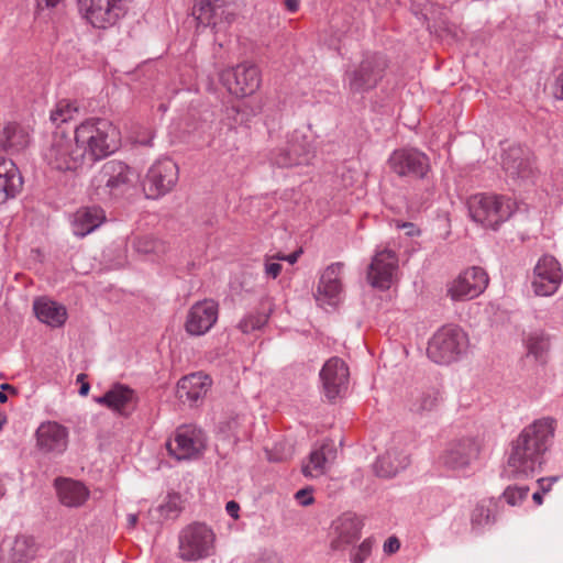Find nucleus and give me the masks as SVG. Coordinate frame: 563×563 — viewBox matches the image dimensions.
Listing matches in <instances>:
<instances>
[{
  "label": "nucleus",
  "mask_w": 563,
  "mask_h": 563,
  "mask_svg": "<svg viewBox=\"0 0 563 563\" xmlns=\"http://www.w3.org/2000/svg\"><path fill=\"white\" fill-rule=\"evenodd\" d=\"M556 421L545 417L523 428L512 441L507 460V472L516 478L532 476L543 463V456L550 449Z\"/></svg>",
  "instance_id": "nucleus-1"
},
{
  "label": "nucleus",
  "mask_w": 563,
  "mask_h": 563,
  "mask_svg": "<svg viewBox=\"0 0 563 563\" xmlns=\"http://www.w3.org/2000/svg\"><path fill=\"white\" fill-rule=\"evenodd\" d=\"M75 136L84 152V159L98 161L114 153L121 144L119 129L106 119H90L75 129Z\"/></svg>",
  "instance_id": "nucleus-2"
},
{
  "label": "nucleus",
  "mask_w": 563,
  "mask_h": 563,
  "mask_svg": "<svg viewBox=\"0 0 563 563\" xmlns=\"http://www.w3.org/2000/svg\"><path fill=\"white\" fill-rule=\"evenodd\" d=\"M467 207L473 221L486 229L497 230L512 216L516 202L504 195L484 192L471 196Z\"/></svg>",
  "instance_id": "nucleus-3"
},
{
  "label": "nucleus",
  "mask_w": 563,
  "mask_h": 563,
  "mask_svg": "<svg viewBox=\"0 0 563 563\" xmlns=\"http://www.w3.org/2000/svg\"><path fill=\"white\" fill-rule=\"evenodd\" d=\"M84 150L79 147L76 136L55 132L42 151L45 164L53 170L76 172L85 164Z\"/></svg>",
  "instance_id": "nucleus-4"
},
{
  "label": "nucleus",
  "mask_w": 563,
  "mask_h": 563,
  "mask_svg": "<svg viewBox=\"0 0 563 563\" xmlns=\"http://www.w3.org/2000/svg\"><path fill=\"white\" fill-rule=\"evenodd\" d=\"M135 181L133 169L117 159L106 162L91 179V191L104 200L126 192Z\"/></svg>",
  "instance_id": "nucleus-5"
},
{
  "label": "nucleus",
  "mask_w": 563,
  "mask_h": 563,
  "mask_svg": "<svg viewBox=\"0 0 563 563\" xmlns=\"http://www.w3.org/2000/svg\"><path fill=\"white\" fill-rule=\"evenodd\" d=\"M387 60L378 53H367L350 67L345 74V84L353 95H363L374 89L383 79Z\"/></svg>",
  "instance_id": "nucleus-6"
},
{
  "label": "nucleus",
  "mask_w": 563,
  "mask_h": 563,
  "mask_svg": "<svg viewBox=\"0 0 563 563\" xmlns=\"http://www.w3.org/2000/svg\"><path fill=\"white\" fill-rule=\"evenodd\" d=\"M468 346L467 334L457 327H443L429 340L427 354L437 364L456 361Z\"/></svg>",
  "instance_id": "nucleus-7"
},
{
  "label": "nucleus",
  "mask_w": 563,
  "mask_h": 563,
  "mask_svg": "<svg viewBox=\"0 0 563 563\" xmlns=\"http://www.w3.org/2000/svg\"><path fill=\"white\" fill-rule=\"evenodd\" d=\"M216 536L203 523L184 528L178 538V554L185 561H198L210 556L214 550Z\"/></svg>",
  "instance_id": "nucleus-8"
},
{
  "label": "nucleus",
  "mask_w": 563,
  "mask_h": 563,
  "mask_svg": "<svg viewBox=\"0 0 563 563\" xmlns=\"http://www.w3.org/2000/svg\"><path fill=\"white\" fill-rule=\"evenodd\" d=\"M231 2L232 0H197L192 9L197 26H209L214 34L225 32L236 18L230 8Z\"/></svg>",
  "instance_id": "nucleus-9"
},
{
  "label": "nucleus",
  "mask_w": 563,
  "mask_h": 563,
  "mask_svg": "<svg viewBox=\"0 0 563 563\" xmlns=\"http://www.w3.org/2000/svg\"><path fill=\"white\" fill-rule=\"evenodd\" d=\"M78 10L95 27L104 29L117 23L128 10L131 0H77Z\"/></svg>",
  "instance_id": "nucleus-10"
},
{
  "label": "nucleus",
  "mask_w": 563,
  "mask_h": 563,
  "mask_svg": "<svg viewBox=\"0 0 563 563\" xmlns=\"http://www.w3.org/2000/svg\"><path fill=\"white\" fill-rule=\"evenodd\" d=\"M387 165L399 177L423 179L431 172L429 156L412 147L395 150L389 155Z\"/></svg>",
  "instance_id": "nucleus-11"
},
{
  "label": "nucleus",
  "mask_w": 563,
  "mask_h": 563,
  "mask_svg": "<svg viewBox=\"0 0 563 563\" xmlns=\"http://www.w3.org/2000/svg\"><path fill=\"white\" fill-rule=\"evenodd\" d=\"M221 81L231 95L244 98L253 95L260 88L261 71L256 65L244 62L235 67L224 69L221 74Z\"/></svg>",
  "instance_id": "nucleus-12"
},
{
  "label": "nucleus",
  "mask_w": 563,
  "mask_h": 563,
  "mask_svg": "<svg viewBox=\"0 0 563 563\" xmlns=\"http://www.w3.org/2000/svg\"><path fill=\"white\" fill-rule=\"evenodd\" d=\"M168 454L177 461L199 456L206 446L203 432L194 426L179 427L165 444Z\"/></svg>",
  "instance_id": "nucleus-13"
},
{
  "label": "nucleus",
  "mask_w": 563,
  "mask_h": 563,
  "mask_svg": "<svg viewBox=\"0 0 563 563\" xmlns=\"http://www.w3.org/2000/svg\"><path fill=\"white\" fill-rule=\"evenodd\" d=\"M177 180V164L169 158L159 159L150 167L143 189L147 198L156 199L169 192Z\"/></svg>",
  "instance_id": "nucleus-14"
},
{
  "label": "nucleus",
  "mask_w": 563,
  "mask_h": 563,
  "mask_svg": "<svg viewBox=\"0 0 563 563\" xmlns=\"http://www.w3.org/2000/svg\"><path fill=\"white\" fill-rule=\"evenodd\" d=\"M501 166L506 176L517 185L525 184L536 176L532 153L519 145L510 146L505 151Z\"/></svg>",
  "instance_id": "nucleus-15"
},
{
  "label": "nucleus",
  "mask_w": 563,
  "mask_h": 563,
  "mask_svg": "<svg viewBox=\"0 0 563 563\" xmlns=\"http://www.w3.org/2000/svg\"><path fill=\"white\" fill-rule=\"evenodd\" d=\"M563 280V271L558 260L552 255H543L537 262L531 286L538 296L554 295Z\"/></svg>",
  "instance_id": "nucleus-16"
},
{
  "label": "nucleus",
  "mask_w": 563,
  "mask_h": 563,
  "mask_svg": "<svg viewBox=\"0 0 563 563\" xmlns=\"http://www.w3.org/2000/svg\"><path fill=\"white\" fill-rule=\"evenodd\" d=\"M219 318V305L213 299L195 302L187 311L184 329L188 335L201 336L208 333Z\"/></svg>",
  "instance_id": "nucleus-17"
},
{
  "label": "nucleus",
  "mask_w": 563,
  "mask_h": 563,
  "mask_svg": "<svg viewBox=\"0 0 563 563\" xmlns=\"http://www.w3.org/2000/svg\"><path fill=\"white\" fill-rule=\"evenodd\" d=\"M398 269V256L388 249L377 251L368 265L366 278L368 284L377 289L386 290L391 287Z\"/></svg>",
  "instance_id": "nucleus-18"
},
{
  "label": "nucleus",
  "mask_w": 563,
  "mask_h": 563,
  "mask_svg": "<svg viewBox=\"0 0 563 563\" xmlns=\"http://www.w3.org/2000/svg\"><path fill=\"white\" fill-rule=\"evenodd\" d=\"M488 276L481 267H471L462 272L448 287L452 300H470L484 291Z\"/></svg>",
  "instance_id": "nucleus-19"
},
{
  "label": "nucleus",
  "mask_w": 563,
  "mask_h": 563,
  "mask_svg": "<svg viewBox=\"0 0 563 563\" xmlns=\"http://www.w3.org/2000/svg\"><path fill=\"white\" fill-rule=\"evenodd\" d=\"M362 527V521L353 514L346 512L336 518L330 527V550L345 551L361 538Z\"/></svg>",
  "instance_id": "nucleus-20"
},
{
  "label": "nucleus",
  "mask_w": 563,
  "mask_h": 563,
  "mask_svg": "<svg viewBox=\"0 0 563 563\" xmlns=\"http://www.w3.org/2000/svg\"><path fill=\"white\" fill-rule=\"evenodd\" d=\"M68 430L56 421L42 422L35 432L36 448L48 455L63 454L68 446Z\"/></svg>",
  "instance_id": "nucleus-21"
},
{
  "label": "nucleus",
  "mask_w": 563,
  "mask_h": 563,
  "mask_svg": "<svg viewBox=\"0 0 563 563\" xmlns=\"http://www.w3.org/2000/svg\"><path fill=\"white\" fill-rule=\"evenodd\" d=\"M349 376L346 364L339 357H332L323 365L320 377L325 396L330 400L341 396L347 389Z\"/></svg>",
  "instance_id": "nucleus-22"
},
{
  "label": "nucleus",
  "mask_w": 563,
  "mask_h": 563,
  "mask_svg": "<svg viewBox=\"0 0 563 563\" xmlns=\"http://www.w3.org/2000/svg\"><path fill=\"white\" fill-rule=\"evenodd\" d=\"M479 450V444L473 439L459 440L449 445L441 461L451 470H463L478 457Z\"/></svg>",
  "instance_id": "nucleus-23"
},
{
  "label": "nucleus",
  "mask_w": 563,
  "mask_h": 563,
  "mask_svg": "<svg viewBox=\"0 0 563 563\" xmlns=\"http://www.w3.org/2000/svg\"><path fill=\"white\" fill-rule=\"evenodd\" d=\"M32 142L31 131L26 125L7 121L0 123V151L14 155L25 151Z\"/></svg>",
  "instance_id": "nucleus-24"
},
{
  "label": "nucleus",
  "mask_w": 563,
  "mask_h": 563,
  "mask_svg": "<svg viewBox=\"0 0 563 563\" xmlns=\"http://www.w3.org/2000/svg\"><path fill=\"white\" fill-rule=\"evenodd\" d=\"M54 487L58 501L68 508H79L88 500L90 492L79 481L66 477L55 479Z\"/></svg>",
  "instance_id": "nucleus-25"
},
{
  "label": "nucleus",
  "mask_w": 563,
  "mask_h": 563,
  "mask_svg": "<svg viewBox=\"0 0 563 563\" xmlns=\"http://www.w3.org/2000/svg\"><path fill=\"white\" fill-rule=\"evenodd\" d=\"M344 264L341 262L329 265L320 276L316 299L332 303L342 291L341 275Z\"/></svg>",
  "instance_id": "nucleus-26"
},
{
  "label": "nucleus",
  "mask_w": 563,
  "mask_h": 563,
  "mask_svg": "<svg viewBox=\"0 0 563 563\" xmlns=\"http://www.w3.org/2000/svg\"><path fill=\"white\" fill-rule=\"evenodd\" d=\"M210 386L211 379L208 375L192 373L178 382L177 397L183 402L194 404L207 394Z\"/></svg>",
  "instance_id": "nucleus-27"
},
{
  "label": "nucleus",
  "mask_w": 563,
  "mask_h": 563,
  "mask_svg": "<svg viewBox=\"0 0 563 563\" xmlns=\"http://www.w3.org/2000/svg\"><path fill=\"white\" fill-rule=\"evenodd\" d=\"M22 185L23 179L14 162L0 157V205L14 198Z\"/></svg>",
  "instance_id": "nucleus-28"
},
{
  "label": "nucleus",
  "mask_w": 563,
  "mask_h": 563,
  "mask_svg": "<svg viewBox=\"0 0 563 563\" xmlns=\"http://www.w3.org/2000/svg\"><path fill=\"white\" fill-rule=\"evenodd\" d=\"M104 220L106 213L101 208H81L73 216L71 229L75 235L84 238L100 227Z\"/></svg>",
  "instance_id": "nucleus-29"
},
{
  "label": "nucleus",
  "mask_w": 563,
  "mask_h": 563,
  "mask_svg": "<svg viewBox=\"0 0 563 563\" xmlns=\"http://www.w3.org/2000/svg\"><path fill=\"white\" fill-rule=\"evenodd\" d=\"M271 162L278 167H291L308 164L309 151L301 142H291L285 147H279L271 153Z\"/></svg>",
  "instance_id": "nucleus-30"
},
{
  "label": "nucleus",
  "mask_w": 563,
  "mask_h": 563,
  "mask_svg": "<svg viewBox=\"0 0 563 563\" xmlns=\"http://www.w3.org/2000/svg\"><path fill=\"white\" fill-rule=\"evenodd\" d=\"M33 310L41 322L52 328L62 327L67 319L66 308L46 297L36 299L33 303Z\"/></svg>",
  "instance_id": "nucleus-31"
},
{
  "label": "nucleus",
  "mask_w": 563,
  "mask_h": 563,
  "mask_svg": "<svg viewBox=\"0 0 563 563\" xmlns=\"http://www.w3.org/2000/svg\"><path fill=\"white\" fill-rule=\"evenodd\" d=\"M96 400L120 415H126L134 402V391L128 386L118 384Z\"/></svg>",
  "instance_id": "nucleus-32"
},
{
  "label": "nucleus",
  "mask_w": 563,
  "mask_h": 563,
  "mask_svg": "<svg viewBox=\"0 0 563 563\" xmlns=\"http://www.w3.org/2000/svg\"><path fill=\"white\" fill-rule=\"evenodd\" d=\"M335 453L332 443H322L320 448L311 451L308 462L302 465V474L306 477H320L325 473L327 463L335 459Z\"/></svg>",
  "instance_id": "nucleus-33"
},
{
  "label": "nucleus",
  "mask_w": 563,
  "mask_h": 563,
  "mask_svg": "<svg viewBox=\"0 0 563 563\" xmlns=\"http://www.w3.org/2000/svg\"><path fill=\"white\" fill-rule=\"evenodd\" d=\"M443 402V393L440 388L431 386L412 395L410 410L418 415L435 411Z\"/></svg>",
  "instance_id": "nucleus-34"
},
{
  "label": "nucleus",
  "mask_w": 563,
  "mask_h": 563,
  "mask_svg": "<svg viewBox=\"0 0 563 563\" xmlns=\"http://www.w3.org/2000/svg\"><path fill=\"white\" fill-rule=\"evenodd\" d=\"M523 345L528 356H532L539 363H547L551 349L549 334L541 330L528 332L523 338Z\"/></svg>",
  "instance_id": "nucleus-35"
},
{
  "label": "nucleus",
  "mask_w": 563,
  "mask_h": 563,
  "mask_svg": "<svg viewBox=\"0 0 563 563\" xmlns=\"http://www.w3.org/2000/svg\"><path fill=\"white\" fill-rule=\"evenodd\" d=\"M409 464V457L396 451H388L377 459L374 464V471L377 476L389 478L395 476L399 471L406 468Z\"/></svg>",
  "instance_id": "nucleus-36"
},
{
  "label": "nucleus",
  "mask_w": 563,
  "mask_h": 563,
  "mask_svg": "<svg viewBox=\"0 0 563 563\" xmlns=\"http://www.w3.org/2000/svg\"><path fill=\"white\" fill-rule=\"evenodd\" d=\"M37 553V545L32 537L19 536L13 541L9 558L13 563H27L32 561Z\"/></svg>",
  "instance_id": "nucleus-37"
},
{
  "label": "nucleus",
  "mask_w": 563,
  "mask_h": 563,
  "mask_svg": "<svg viewBox=\"0 0 563 563\" xmlns=\"http://www.w3.org/2000/svg\"><path fill=\"white\" fill-rule=\"evenodd\" d=\"M496 505L492 499L482 500L472 511L471 522L475 527H484L495 521Z\"/></svg>",
  "instance_id": "nucleus-38"
},
{
  "label": "nucleus",
  "mask_w": 563,
  "mask_h": 563,
  "mask_svg": "<svg viewBox=\"0 0 563 563\" xmlns=\"http://www.w3.org/2000/svg\"><path fill=\"white\" fill-rule=\"evenodd\" d=\"M79 108L76 101L69 99L59 100L51 112V120L54 123H65L76 118Z\"/></svg>",
  "instance_id": "nucleus-39"
},
{
  "label": "nucleus",
  "mask_w": 563,
  "mask_h": 563,
  "mask_svg": "<svg viewBox=\"0 0 563 563\" xmlns=\"http://www.w3.org/2000/svg\"><path fill=\"white\" fill-rule=\"evenodd\" d=\"M132 246L140 254H161L166 251L165 243L153 236H137Z\"/></svg>",
  "instance_id": "nucleus-40"
},
{
  "label": "nucleus",
  "mask_w": 563,
  "mask_h": 563,
  "mask_svg": "<svg viewBox=\"0 0 563 563\" xmlns=\"http://www.w3.org/2000/svg\"><path fill=\"white\" fill-rule=\"evenodd\" d=\"M268 320V316L263 312H252L246 314L238 324V328L245 334L260 330Z\"/></svg>",
  "instance_id": "nucleus-41"
},
{
  "label": "nucleus",
  "mask_w": 563,
  "mask_h": 563,
  "mask_svg": "<svg viewBox=\"0 0 563 563\" xmlns=\"http://www.w3.org/2000/svg\"><path fill=\"white\" fill-rule=\"evenodd\" d=\"M373 549V540L367 538L358 547L350 552V561L352 563H364L371 555Z\"/></svg>",
  "instance_id": "nucleus-42"
},
{
  "label": "nucleus",
  "mask_w": 563,
  "mask_h": 563,
  "mask_svg": "<svg viewBox=\"0 0 563 563\" xmlns=\"http://www.w3.org/2000/svg\"><path fill=\"white\" fill-rule=\"evenodd\" d=\"M528 487L509 486L505 489L503 496L510 506L520 505L528 496Z\"/></svg>",
  "instance_id": "nucleus-43"
},
{
  "label": "nucleus",
  "mask_w": 563,
  "mask_h": 563,
  "mask_svg": "<svg viewBox=\"0 0 563 563\" xmlns=\"http://www.w3.org/2000/svg\"><path fill=\"white\" fill-rule=\"evenodd\" d=\"M278 261L279 260L276 258V254L267 255L265 257L264 269L268 277L276 278L280 274L283 266Z\"/></svg>",
  "instance_id": "nucleus-44"
},
{
  "label": "nucleus",
  "mask_w": 563,
  "mask_h": 563,
  "mask_svg": "<svg viewBox=\"0 0 563 563\" xmlns=\"http://www.w3.org/2000/svg\"><path fill=\"white\" fill-rule=\"evenodd\" d=\"M295 498L302 506H309L313 503L312 490L309 488L298 490Z\"/></svg>",
  "instance_id": "nucleus-45"
},
{
  "label": "nucleus",
  "mask_w": 563,
  "mask_h": 563,
  "mask_svg": "<svg viewBox=\"0 0 563 563\" xmlns=\"http://www.w3.org/2000/svg\"><path fill=\"white\" fill-rule=\"evenodd\" d=\"M399 548L400 542L396 537L388 538L384 543V551L389 554L397 552Z\"/></svg>",
  "instance_id": "nucleus-46"
},
{
  "label": "nucleus",
  "mask_w": 563,
  "mask_h": 563,
  "mask_svg": "<svg viewBox=\"0 0 563 563\" xmlns=\"http://www.w3.org/2000/svg\"><path fill=\"white\" fill-rule=\"evenodd\" d=\"M301 253H302L301 249L295 251L294 253H291L289 255H284L282 253H277L276 254V258L280 260V261H286V262H288L289 264L292 265V264H295L298 261V258L301 255Z\"/></svg>",
  "instance_id": "nucleus-47"
},
{
  "label": "nucleus",
  "mask_w": 563,
  "mask_h": 563,
  "mask_svg": "<svg viewBox=\"0 0 563 563\" xmlns=\"http://www.w3.org/2000/svg\"><path fill=\"white\" fill-rule=\"evenodd\" d=\"M255 563H282V560L276 553L271 552L261 555Z\"/></svg>",
  "instance_id": "nucleus-48"
},
{
  "label": "nucleus",
  "mask_w": 563,
  "mask_h": 563,
  "mask_svg": "<svg viewBox=\"0 0 563 563\" xmlns=\"http://www.w3.org/2000/svg\"><path fill=\"white\" fill-rule=\"evenodd\" d=\"M86 379H87L86 374L81 373L77 376V382L81 384L80 389H79V394L81 396H87L90 390V385Z\"/></svg>",
  "instance_id": "nucleus-49"
},
{
  "label": "nucleus",
  "mask_w": 563,
  "mask_h": 563,
  "mask_svg": "<svg viewBox=\"0 0 563 563\" xmlns=\"http://www.w3.org/2000/svg\"><path fill=\"white\" fill-rule=\"evenodd\" d=\"M227 512L234 519L239 518L240 506L236 501L231 500L225 506Z\"/></svg>",
  "instance_id": "nucleus-50"
},
{
  "label": "nucleus",
  "mask_w": 563,
  "mask_h": 563,
  "mask_svg": "<svg viewBox=\"0 0 563 563\" xmlns=\"http://www.w3.org/2000/svg\"><path fill=\"white\" fill-rule=\"evenodd\" d=\"M554 95L556 98L563 99V71L558 76L555 80Z\"/></svg>",
  "instance_id": "nucleus-51"
},
{
  "label": "nucleus",
  "mask_w": 563,
  "mask_h": 563,
  "mask_svg": "<svg viewBox=\"0 0 563 563\" xmlns=\"http://www.w3.org/2000/svg\"><path fill=\"white\" fill-rule=\"evenodd\" d=\"M556 477L541 478L539 485L543 492H549Z\"/></svg>",
  "instance_id": "nucleus-52"
},
{
  "label": "nucleus",
  "mask_w": 563,
  "mask_h": 563,
  "mask_svg": "<svg viewBox=\"0 0 563 563\" xmlns=\"http://www.w3.org/2000/svg\"><path fill=\"white\" fill-rule=\"evenodd\" d=\"M299 4L300 0H285L286 9L291 13H295L299 10Z\"/></svg>",
  "instance_id": "nucleus-53"
},
{
  "label": "nucleus",
  "mask_w": 563,
  "mask_h": 563,
  "mask_svg": "<svg viewBox=\"0 0 563 563\" xmlns=\"http://www.w3.org/2000/svg\"><path fill=\"white\" fill-rule=\"evenodd\" d=\"M65 0H42L44 2L45 7L48 9L58 8L59 5L64 4Z\"/></svg>",
  "instance_id": "nucleus-54"
},
{
  "label": "nucleus",
  "mask_w": 563,
  "mask_h": 563,
  "mask_svg": "<svg viewBox=\"0 0 563 563\" xmlns=\"http://www.w3.org/2000/svg\"><path fill=\"white\" fill-rule=\"evenodd\" d=\"M126 520H128V525L133 528L137 523V516L134 514H130V515H128Z\"/></svg>",
  "instance_id": "nucleus-55"
},
{
  "label": "nucleus",
  "mask_w": 563,
  "mask_h": 563,
  "mask_svg": "<svg viewBox=\"0 0 563 563\" xmlns=\"http://www.w3.org/2000/svg\"><path fill=\"white\" fill-rule=\"evenodd\" d=\"M1 390L5 393V390H10L11 393H15V388L9 384H2Z\"/></svg>",
  "instance_id": "nucleus-56"
},
{
  "label": "nucleus",
  "mask_w": 563,
  "mask_h": 563,
  "mask_svg": "<svg viewBox=\"0 0 563 563\" xmlns=\"http://www.w3.org/2000/svg\"><path fill=\"white\" fill-rule=\"evenodd\" d=\"M533 500L538 504V505H541L542 504V496L540 493H534L533 496H532Z\"/></svg>",
  "instance_id": "nucleus-57"
},
{
  "label": "nucleus",
  "mask_w": 563,
  "mask_h": 563,
  "mask_svg": "<svg viewBox=\"0 0 563 563\" xmlns=\"http://www.w3.org/2000/svg\"><path fill=\"white\" fill-rule=\"evenodd\" d=\"M5 421H7L5 415L3 412H0V430L2 429Z\"/></svg>",
  "instance_id": "nucleus-58"
},
{
  "label": "nucleus",
  "mask_w": 563,
  "mask_h": 563,
  "mask_svg": "<svg viewBox=\"0 0 563 563\" xmlns=\"http://www.w3.org/2000/svg\"><path fill=\"white\" fill-rule=\"evenodd\" d=\"M8 400V396L4 391L0 390V402H5Z\"/></svg>",
  "instance_id": "nucleus-59"
},
{
  "label": "nucleus",
  "mask_w": 563,
  "mask_h": 563,
  "mask_svg": "<svg viewBox=\"0 0 563 563\" xmlns=\"http://www.w3.org/2000/svg\"><path fill=\"white\" fill-rule=\"evenodd\" d=\"M404 228H410V231H408V234H412L413 224L412 223H405L402 225Z\"/></svg>",
  "instance_id": "nucleus-60"
},
{
  "label": "nucleus",
  "mask_w": 563,
  "mask_h": 563,
  "mask_svg": "<svg viewBox=\"0 0 563 563\" xmlns=\"http://www.w3.org/2000/svg\"><path fill=\"white\" fill-rule=\"evenodd\" d=\"M140 143L143 145H151V139L147 141H140Z\"/></svg>",
  "instance_id": "nucleus-61"
}]
</instances>
